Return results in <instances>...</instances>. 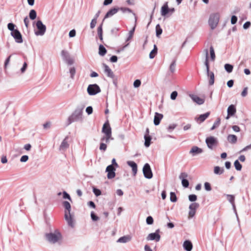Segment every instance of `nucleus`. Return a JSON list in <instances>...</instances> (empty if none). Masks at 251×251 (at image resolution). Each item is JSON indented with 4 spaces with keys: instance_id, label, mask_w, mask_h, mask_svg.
Segmentation results:
<instances>
[{
    "instance_id": "1",
    "label": "nucleus",
    "mask_w": 251,
    "mask_h": 251,
    "mask_svg": "<svg viewBox=\"0 0 251 251\" xmlns=\"http://www.w3.org/2000/svg\"><path fill=\"white\" fill-rule=\"evenodd\" d=\"M46 241L50 244L60 245L63 241V235L60 231L55 229L45 235Z\"/></svg>"
},
{
    "instance_id": "2",
    "label": "nucleus",
    "mask_w": 251,
    "mask_h": 251,
    "mask_svg": "<svg viewBox=\"0 0 251 251\" xmlns=\"http://www.w3.org/2000/svg\"><path fill=\"white\" fill-rule=\"evenodd\" d=\"M63 205L65 208V219L67 222L68 225L71 227H74V223L72 215L71 214L70 211L71 206L70 203L67 201H64L63 202Z\"/></svg>"
},
{
    "instance_id": "3",
    "label": "nucleus",
    "mask_w": 251,
    "mask_h": 251,
    "mask_svg": "<svg viewBox=\"0 0 251 251\" xmlns=\"http://www.w3.org/2000/svg\"><path fill=\"white\" fill-rule=\"evenodd\" d=\"M83 109V107H77L73 113L68 118L67 125H69L73 122L82 120Z\"/></svg>"
},
{
    "instance_id": "4",
    "label": "nucleus",
    "mask_w": 251,
    "mask_h": 251,
    "mask_svg": "<svg viewBox=\"0 0 251 251\" xmlns=\"http://www.w3.org/2000/svg\"><path fill=\"white\" fill-rule=\"evenodd\" d=\"M220 15L218 13L212 14L210 15L208 23L211 29H215L219 21Z\"/></svg>"
},
{
    "instance_id": "5",
    "label": "nucleus",
    "mask_w": 251,
    "mask_h": 251,
    "mask_svg": "<svg viewBox=\"0 0 251 251\" xmlns=\"http://www.w3.org/2000/svg\"><path fill=\"white\" fill-rule=\"evenodd\" d=\"M100 92V89L97 84H90L87 87V92L89 95H95Z\"/></svg>"
},
{
    "instance_id": "6",
    "label": "nucleus",
    "mask_w": 251,
    "mask_h": 251,
    "mask_svg": "<svg viewBox=\"0 0 251 251\" xmlns=\"http://www.w3.org/2000/svg\"><path fill=\"white\" fill-rule=\"evenodd\" d=\"M36 26L38 30L35 32V34L43 36L46 30V25L43 24L41 21L39 20L36 23Z\"/></svg>"
},
{
    "instance_id": "7",
    "label": "nucleus",
    "mask_w": 251,
    "mask_h": 251,
    "mask_svg": "<svg viewBox=\"0 0 251 251\" xmlns=\"http://www.w3.org/2000/svg\"><path fill=\"white\" fill-rule=\"evenodd\" d=\"M143 172L145 177L151 179L153 175L150 167L148 163H146L143 168Z\"/></svg>"
},
{
    "instance_id": "8",
    "label": "nucleus",
    "mask_w": 251,
    "mask_h": 251,
    "mask_svg": "<svg viewBox=\"0 0 251 251\" xmlns=\"http://www.w3.org/2000/svg\"><path fill=\"white\" fill-rule=\"evenodd\" d=\"M159 232L160 230L158 229L155 232L150 233L147 237V240L148 241L154 240L156 242L159 241L160 239V235L159 234Z\"/></svg>"
},
{
    "instance_id": "9",
    "label": "nucleus",
    "mask_w": 251,
    "mask_h": 251,
    "mask_svg": "<svg viewBox=\"0 0 251 251\" xmlns=\"http://www.w3.org/2000/svg\"><path fill=\"white\" fill-rule=\"evenodd\" d=\"M102 132L104 133L105 135L107 136L108 138H111L112 137V132H111V128L109 125L108 122H105L102 126Z\"/></svg>"
},
{
    "instance_id": "10",
    "label": "nucleus",
    "mask_w": 251,
    "mask_h": 251,
    "mask_svg": "<svg viewBox=\"0 0 251 251\" xmlns=\"http://www.w3.org/2000/svg\"><path fill=\"white\" fill-rule=\"evenodd\" d=\"M199 206V204L197 202H193L190 204L189 206V218H193L195 216L196 211Z\"/></svg>"
},
{
    "instance_id": "11",
    "label": "nucleus",
    "mask_w": 251,
    "mask_h": 251,
    "mask_svg": "<svg viewBox=\"0 0 251 251\" xmlns=\"http://www.w3.org/2000/svg\"><path fill=\"white\" fill-rule=\"evenodd\" d=\"M11 35L14 38L17 43H22L23 42L22 35L18 29L11 32Z\"/></svg>"
},
{
    "instance_id": "12",
    "label": "nucleus",
    "mask_w": 251,
    "mask_h": 251,
    "mask_svg": "<svg viewBox=\"0 0 251 251\" xmlns=\"http://www.w3.org/2000/svg\"><path fill=\"white\" fill-rule=\"evenodd\" d=\"M116 168L112 165H108L106 168L105 172L107 173V178L108 179L113 178L115 176Z\"/></svg>"
},
{
    "instance_id": "13",
    "label": "nucleus",
    "mask_w": 251,
    "mask_h": 251,
    "mask_svg": "<svg viewBox=\"0 0 251 251\" xmlns=\"http://www.w3.org/2000/svg\"><path fill=\"white\" fill-rule=\"evenodd\" d=\"M188 176V174L185 172L180 173L179 176V178L181 180L182 185L185 188H187L189 185V181L187 179Z\"/></svg>"
},
{
    "instance_id": "14",
    "label": "nucleus",
    "mask_w": 251,
    "mask_h": 251,
    "mask_svg": "<svg viewBox=\"0 0 251 251\" xmlns=\"http://www.w3.org/2000/svg\"><path fill=\"white\" fill-rule=\"evenodd\" d=\"M205 142L208 148L212 149L214 146H215L217 143V140L214 137L210 136L206 139Z\"/></svg>"
},
{
    "instance_id": "15",
    "label": "nucleus",
    "mask_w": 251,
    "mask_h": 251,
    "mask_svg": "<svg viewBox=\"0 0 251 251\" xmlns=\"http://www.w3.org/2000/svg\"><path fill=\"white\" fill-rule=\"evenodd\" d=\"M68 139V137L67 136L61 142L59 146L60 151H65L69 147V144L67 141Z\"/></svg>"
},
{
    "instance_id": "16",
    "label": "nucleus",
    "mask_w": 251,
    "mask_h": 251,
    "mask_svg": "<svg viewBox=\"0 0 251 251\" xmlns=\"http://www.w3.org/2000/svg\"><path fill=\"white\" fill-rule=\"evenodd\" d=\"M119 10V7H114L111 9H110L105 14L103 20H104L105 19L111 17L114 15L116 14L118 11Z\"/></svg>"
},
{
    "instance_id": "17",
    "label": "nucleus",
    "mask_w": 251,
    "mask_h": 251,
    "mask_svg": "<svg viewBox=\"0 0 251 251\" xmlns=\"http://www.w3.org/2000/svg\"><path fill=\"white\" fill-rule=\"evenodd\" d=\"M104 68V72L106 75L111 78H114V74L111 69L106 64H103Z\"/></svg>"
},
{
    "instance_id": "18",
    "label": "nucleus",
    "mask_w": 251,
    "mask_h": 251,
    "mask_svg": "<svg viewBox=\"0 0 251 251\" xmlns=\"http://www.w3.org/2000/svg\"><path fill=\"white\" fill-rule=\"evenodd\" d=\"M192 100L199 105L202 104L204 102V99H202L195 95H190Z\"/></svg>"
},
{
    "instance_id": "19",
    "label": "nucleus",
    "mask_w": 251,
    "mask_h": 251,
    "mask_svg": "<svg viewBox=\"0 0 251 251\" xmlns=\"http://www.w3.org/2000/svg\"><path fill=\"white\" fill-rule=\"evenodd\" d=\"M169 14V8L168 7V2H166L161 8V15L162 16H166Z\"/></svg>"
},
{
    "instance_id": "20",
    "label": "nucleus",
    "mask_w": 251,
    "mask_h": 251,
    "mask_svg": "<svg viewBox=\"0 0 251 251\" xmlns=\"http://www.w3.org/2000/svg\"><path fill=\"white\" fill-rule=\"evenodd\" d=\"M202 152V150L197 146H193L189 151L190 154H192L193 156L199 154Z\"/></svg>"
},
{
    "instance_id": "21",
    "label": "nucleus",
    "mask_w": 251,
    "mask_h": 251,
    "mask_svg": "<svg viewBox=\"0 0 251 251\" xmlns=\"http://www.w3.org/2000/svg\"><path fill=\"white\" fill-rule=\"evenodd\" d=\"M127 164L132 168L134 176H135L137 172V165L136 163L132 161H127Z\"/></svg>"
},
{
    "instance_id": "22",
    "label": "nucleus",
    "mask_w": 251,
    "mask_h": 251,
    "mask_svg": "<svg viewBox=\"0 0 251 251\" xmlns=\"http://www.w3.org/2000/svg\"><path fill=\"white\" fill-rule=\"evenodd\" d=\"M163 116L162 114L155 112L153 120L154 125H158L160 124V121L163 118Z\"/></svg>"
},
{
    "instance_id": "23",
    "label": "nucleus",
    "mask_w": 251,
    "mask_h": 251,
    "mask_svg": "<svg viewBox=\"0 0 251 251\" xmlns=\"http://www.w3.org/2000/svg\"><path fill=\"white\" fill-rule=\"evenodd\" d=\"M183 247L186 251H191L193 248V245L189 240H186L183 243Z\"/></svg>"
},
{
    "instance_id": "24",
    "label": "nucleus",
    "mask_w": 251,
    "mask_h": 251,
    "mask_svg": "<svg viewBox=\"0 0 251 251\" xmlns=\"http://www.w3.org/2000/svg\"><path fill=\"white\" fill-rule=\"evenodd\" d=\"M210 115V112H207L204 114L200 115L198 117L196 118L197 121H200V123L204 122L206 118L208 117Z\"/></svg>"
},
{
    "instance_id": "25",
    "label": "nucleus",
    "mask_w": 251,
    "mask_h": 251,
    "mask_svg": "<svg viewBox=\"0 0 251 251\" xmlns=\"http://www.w3.org/2000/svg\"><path fill=\"white\" fill-rule=\"evenodd\" d=\"M119 10H121L123 13H126V12L132 13L133 15H134V16L135 17V23H136L137 17L136 16L135 14L132 12L131 9H130L129 8L124 7H120V8H119Z\"/></svg>"
},
{
    "instance_id": "26",
    "label": "nucleus",
    "mask_w": 251,
    "mask_h": 251,
    "mask_svg": "<svg viewBox=\"0 0 251 251\" xmlns=\"http://www.w3.org/2000/svg\"><path fill=\"white\" fill-rule=\"evenodd\" d=\"M236 112V109L235 106L233 104H231L227 108V112L228 114V115H232L233 116L234 115Z\"/></svg>"
},
{
    "instance_id": "27",
    "label": "nucleus",
    "mask_w": 251,
    "mask_h": 251,
    "mask_svg": "<svg viewBox=\"0 0 251 251\" xmlns=\"http://www.w3.org/2000/svg\"><path fill=\"white\" fill-rule=\"evenodd\" d=\"M227 141L231 144H235L237 141V137L233 134H230L227 137Z\"/></svg>"
},
{
    "instance_id": "28",
    "label": "nucleus",
    "mask_w": 251,
    "mask_h": 251,
    "mask_svg": "<svg viewBox=\"0 0 251 251\" xmlns=\"http://www.w3.org/2000/svg\"><path fill=\"white\" fill-rule=\"evenodd\" d=\"M207 75L209 77V85H212L214 83V74L212 72H206Z\"/></svg>"
},
{
    "instance_id": "29",
    "label": "nucleus",
    "mask_w": 251,
    "mask_h": 251,
    "mask_svg": "<svg viewBox=\"0 0 251 251\" xmlns=\"http://www.w3.org/2000/svg\"><path fill=\"white\" fill-rule=\"evenodd\" d=\"M205 61H204V65L205 66H206V72H209V63H208V50L207 49H206L205 50Z\"/></svg>"
},
{
    "instance_id": "30",
    "label": "nucleus",
    "mask_w": 251,
    "mask_h": 251,
    "mask_svg": "<svg viewBox=\"0 0 251 251\" xmlns=\"http://www.w3.org/2000/svg\"><path fill=\"white\" fill-rule=\"evenodd\" d=\"M145 139V146L146 147H149L151 144V137L148 134H145L144 136Z\"/></svg>"
},
{
    "instance_id": "31",
    "label": "nucleus",
    "mask_w": 251,
    "mask_h": 251,
    "mask_svg": "<svg viewBox=\"0 0 251 251\" xmlns=\"http://www.w3.org/2000/svg\"><path fill=\"white\" fill-rule=\"evenodd\" d=\"M98 34L100 40L102 42V23H101L98 27Z\"/></svg>"
},
{
    "instance_id": "32",
    "label": "nucleus",
    "mask_w": 251,
    "mask_h": 251,
    "mask_svg": "<svg viewBox=\"0 0 251 251\" xmlns=\"http://www.w3.org/2000/svg\"><path fill=\"white\" fill-rule=\"evenodd\" d=\"M106 51H107V50H106V49L104 48V47L103 45H100L99 46V53L100 55L104 56L106 54Z\"/></svg>"
},
{
    "instance_id": "33",
    "label": "nucleus",
    "mask_w": 251,
    "mask_h": 251,
    "mask_svg": "<svg viewBox=\"0 0 251 251\" xmlns=\"http://www.w3.org/2000/svg\"><path fill=\"white\" fill-rule=\"evenodd\" d=\"M61 55L64 61L69 58L70 56L69 53L65 50H62L61 52Z\"/></svg>"
},
{
    "instance_id": "34",
    "label": "nucleus",
    "mask_w": 251,
    "mask_h": 251,
    "mask_svg": "<svg viewBox=\"0 0 251 251\" xmlns=\"http://www.w3.org/2000/svg\"><path fill=\"white\" fill-rule=\"evenodd\" d=\"M224 172V169L223 168H221L219 166H216L214 167V172L216 175H221Z\"/></svg>"
},
{
    "instance_id": "35",
    "label": "nucleus",
    "mask_w": 251,
    "mask_h": 251,
    "mask_svg": "<svg viewBox=\"0 0 251 251\" xmlns=\"http://www.w3.org/2000/svg\"><path fill=\"white\" fill-rule=\"evenodd\" d=\"M157 52V48L155 45H154L153 49L151 51L150 53L149 56L151 59H152L154 57L155 54Z\"/></svg>"
},
{
    "instance_id": "36",
    "label": "nucleus",
    "mask_w": 251,
    "mask_h": 251,
    "mask_svg": "<svg viewBox=\"0 0 251 251\" xmlns=\"http://www.w3.org/2000/svg\"><path fill=\"white\" fill-rule=\"evenodd\" d=\"M135 26H136V23H135V25L132 28V29L129 31V32L128 33V36L127 38V39H126V42L129 41L132 38L134 31H135Z\"/></svg>"
},
{
    "instance_id": "37",
    "label": "nucleus",
    "mask_w": 251,
    "mask_h": 251,
    "mask_svg": "<svg viewBox=\"0 0 251 251\" xmlns=\"http://www.w3.org/2000/svg\"><path fill=\"white\" fill-rule=\"evenodd\" d=\"M130 240V238L127 236H123L119 238L117 240V242L126 243Z\"/></svg>"
},
{
    "instance_id": "38",
    "label": "nucleus",
    "mask_w": 251,
    "mask_h": 251,
    "mask_svg": "<svg viewBox=\"0 0 251 251\" xmlns=\"http://www.w3.org/2000/svg\"><path fill=\"white\" fill-rule=\"evenodd\" d=\"M156 36L159 37L162 33V29L159 24H157L155 27Z\"/></svg>"
},
{
    "instance_id": "39",
    "label": "nucleus",
    "mask_w": 251,
    "mask_h": 251,
    "mask_svg": "<svg viewBox=\"0 0 251 251\" xmlns=\"http://www.w3.org/2000/svg\"><path fill=\"white\" fill-rule=\"evenodd\" d=\"M220 123H221L220 118H217L216 121L214 122L213 126L211 127V128L210 129L211 130H213L214 129H215L216 128L220 126Z\"/></svg>"
},
{
    "instance_id": "40",
    "label": "nucleus",
    "mask_w": 251,
    "mask_h": 251,
    "mask_svg": "<svg viewBox=\"0 0 251 251\" xmlns=\"http://www.w3.org/2000/svg\"><path fill=\"white\" fill-rule=\"evenodd\" d=\"M29 16L31 20H33L35 19L37 16L36 11L34 9L31 10L29 12Z\"/></svg>"
},
{
    "instance_id": "41",
    "label": "nucleus",
    "mask_w": 251,
    "mask_h": 251,
    "mask_svg": "<svg viewBox=\"0 0 251 251\" xmlns=\"http://www.w3.org/2000/svg\"><path fill=\"white\" fill-rule=\"evenodd\" d=\"M224 67L226 71L228 73L232 72L233 68V66L229 64H226Z\"/></svg>"
},
{
    "instance_id": "42",
    "label": "nucleus",
    "mask_w": 251,
    "mask_h": 251,
    "mask_svg": "<svg viewBox=\"0 0 251 251\" xmlns=\"http://www.w3.org/2000/svg\"><path fill=\"white\" fill-rule=\"evenodd\" d=\"M227 200L231 203L233 204V203L234 202L235 200V197L234 195H229V194H226V195Z\"/></svg>"
},
{
    "instance_id": "43",
    "label": "nucleus",
    "mask_w": 251,
    "mask_h": 251,
    "mask_svg": "<svg viewBox=\"0 0 251 251\" xmlns=\"http://www.w3.org/2000/svg\"><path fill=\"white\" fill-rule=\"evenodd\" d=\"M234 165L236 170L241 171L242 168V165L240 163L238 160L234 161Z\"/></svg>"
},
{
    "instance_id": "44",
    "label": "nucleus",
    "mask_w": 251,
    "mask_h": 251,
    "mask_svg": "<svg viewBox=\"0 0 251 251\" xmlns=\"http://www.w3.org/2000/svg\"><path fill=\"white\" fill-rule=\"evenodd\" d=\"M176 61L174 60L171 64L169 69L171 73H174L176 70Z\"/></svg>"
},
{
    "instance_id": "45",
    "label": "nucleus",
    "mask_w": 251,
    "mask_h": 251,
    "mask_svg": "<svg viewBox=\"0 0 251 251\" xmlns=\"http://www.w3.org/2000/svg\"><path fill=\"white\" fill-rule=\"evenodd\" d=\"M210 58L212 61H214L215 59V54L214 50V48L212 46L210 47Z\"/></svg>"
},
{
    "instance_id": "46",
    "label": "nucleus",
    "mask_w": 251,
    "mask_h": 251,
    "mask_svg": "<svg viewBox=\"0 0 251 251\" xmlns=\"http://www.w3.org/2000/svg\"><path fill=\"white\" fill-rule=\"evenodd\" d=\"M170 201L173 202L176 201L177 198L175 193L172 192L170 193Z\"/></svg>"
},
{
    "instance_id": "47",
    "label": "nucleus",
    "mask_w": 251,
    "mask_h": 251,
    "mask_svg": "<svg viewBox=\"0 0 251 251\" xmlns=\"http://www.w3.org/2000/svg\"><path fill=\"white\" fill-rule=\"evenodd\" d=\"M15 25L12 23H9L7 25L8 29L9 30L11 31V32H13V31L16 30V29H15Z\"/></svg>"
},
{
    "instance_id": "48",
    "label": "nucleus",
    "mask_w": 251,
    "mask_h": 251,
    "mask_svg": "<svg viewBox=\"0 0 251 251\" xmlns=\"http://www.w3.org/2000/svg\"><path fill=\"white\" fill-rule=\"evenodd\" d=\"M188 199L190 201L194 202L197 200V196L195 194H191L188 196Z\"/></svg>"
},
{
    "instance_id": "49",
    "label": "nucleus",
    "mask_w": 251,
    "mask_h": 251,
    "mask_svg": "<svg viewBox=\"0 0 251 251\" xmlns=\"http://www.w3.org/2000/svg\"><path fill=\"white\" fill-rule=\"evenodd\" d=\"M110 139L113 140V138L112 137L111 138H108L107 136L105 135V136L100 139V141L101 142H105L106 143H108Z\"/></svg>"
},
{
    "instance_id": "50",
    "label": "nucleus",
    "mask_w": 251,
    "mask_h": 251,
    "mask_svg": "<svg viewBox=\"0 0 251 251\" xmlns=\"http://www.w3.org/2000/svg\"><path fill=\"white\" fill-rule=\"evenodd\" d=\"M107 149L106 143L101 142L100 146V150L103 151H105Z\"/></svg>"
},
{
    "instance_id": "51",
    "label": "nucleus",
    "mask_w": 251,
    "mask_h": 251,
    "mask_svg": "<svg viewBox=\"0 0 251 251\" xmlns=\"http://www.w3.org/2000/svg\"><path fill=\"white\" fill-rule=\"evenodd\" d=\"M93 192L97 197L99 196L101 194V191L96 188H93Z\"/></svg>"
},
{
    "instance_id": "52",
    "label": "nucleus",
    "mask_w": 251,
    "mask_h": 251,
    "mask_svg": "<svg viewBox=\"0 0 251 251\" xmlns=\"http://www.w3.org/2000/svg\"><path fill=\"white\" fill-rule=\"evenodd\" d=\"M146 223L148 225H152L153 223V218L149 216L146 219Z\"/></svg>"
},
{
    "instance_id": "53",
    "label": "nucleus",
    "mask_w": 251,
    "mask_h": 251,
    "mask_svg": "<svg viewBox=\"0 0 251 251\" xmlns=\"http://www.w3.org/2000/svg\"><path fill=\"white\" fill-rule=\"evenodd\" d=\"M91 218L93 221H97L99 219V217L97 216L94 212H91Z\"/></svg>"
},
{
    "instance_id": "54",
    "label": "nucleus",
    "mask_w": 251,
    "mask_h": 251,
    "mask_svg": "<svg viewBox=\"0 0 251 251\" xmlns=\"http://www.w3.org/2000/svg\"><path fill=\"white\" fill-rule=\"evenodd\" d=\"M204 188L206 191H210L211 190V185L209 183L206 182L204 183Z\"/></svg>"
},
{
    "instance_id": "55",
    "label": "nucleus",
    "mask_w": 251,
    "mask_h": 251,
    "mask_svg": "<svg viewBox=\"0 0 251 251\" xmlns=\"http://www.w3.org/2000/svg\"><path fill=\"white\" fill-rule=\"evenodd\" d=\"M177 96V92L176 91H173L171 93L170 98L172 100H175L176 99Z\"/></svg>"
},
{
    "instance_id": "56",
    "label": "nucleus",
    "mask_w": 251,
    "mask_h": 251,
    "mask_svg": "<svg viewBox=\"0 0 251 251\" xmlns=\"http://www.w3.org/2000/svg\"><path fill=\"white\" fill-rule=\"evenodd\" d=\"M97 20H96L95 19H93L92 20L91 22L90 23V28L91 29H93L95 27L97 24Z\"/></svg>"
},
{
    "instance_id": "57",
    "label": "nucleus",
    "mask_w": 251,
    "mask_h": 251,
    "mask_svg": "<svg viewBox=\"0 0 251 251\" xmlns=\"http://www.w3.org/2000/svg\"><path fill=\"white\" fill-rule=\"evenodd\" d=\"M63 198L65 199H68L71 201V198L70 195L66 191H64L63 192Z\"/></svg>"
},
{
    "instance_id": "58",
    "label": "nucleus",
    "mask_w": 251,
    "mask_h": 251,
    "mask_svg": "<svg viewBox=\"0 0 251 251\" xmlns=\"http://www.w3.org/2000/svg\"><path fill=\"white\" fill-rule=\"evenodd\" d=\"M28 159V156L26 155H23L20 158V161L22 162H25Z\"/></svg>"
},
{
    "instance_id": "59",
    "label": "nucleus",
    "mask_w": 251,
    "mask_h": 251,
    "mask_svg": "<svg viewBox=\"0 0 251 251\" xmlns=\"http://www.w3.org/2000/svg\"><path fill=\"white\" fill-rule=\"evenodd\" d=\"M141 85V81L139 79H136L133 83V86L135 88L139 87Z\"/></svg>"
},
{
    "instance_id": "60",
    "label": "nucleus",
    "mask_w": 251,
    "mask_h": 251,
    "mask_svg": "<svg viewBox=\"0 0 251 251\" xmlns=\"http://www.w3.org/2000/svg\"><path fill=\"white\" fill-rule=\"evenodd\" d=\"M70 73L71 74V78H73L74 76L75 73V69L74 67H72L70 69Z\"/></svg>"
},
{
    "instance_id": "61",
    "label": "nucleus",
    "mask_w": 251,
    "mask_h": 251,
    "mask_svg": "<svg viewBox=\"0 0 251 251\" xmlns=\"http://www.w3.org/2000/svg\"><path fill=\"white\" fill-rule=\"evenodd\" d=\"M248 89V88L247 87L244 88L243 91L241 93L242 97H245L247 95Z\"/></svg>"
},
{
    "instance_id": "62",
    "label": "nucleus",
    "mask_w": 251,
    "mask_h": 251,
    "mask_svg": "<svg viewBox=\"0 0 251 251\" xmlns=\"http://www.w3.org/2000/svg\"><path fill=\"white\" fill-rule=\"evenodd\" d=\"M86 112L88 115H90L93 113V108L92 106H88L86 109Z\"/></svg>"
},
{
    "instance_id": "63",
    "label": "nucleus",
    "mask_w": 251,
    "mask_h": 251,
    "mask_svg": "<svg viewBox=\"0 0 251 251\" xmlns=\"http://www.w3.org/2000/svg\"><path fill=\"white\" fill-rule=\"evenodd\" d=\"M237 21V17L235 15H233L231 18V24L234 25V24H236Z\"/></svg>"
},
{
    "instance_id": "64",
    "label": "nucleus",
    "mask_w": 251,
    "mask_h": 251,
    "mask_svg": "<svg viewBox=\"0 0 251 251\" xmlns=\"http://www.w3.org/2000/svg\"><path fill=\"white\" fill-rule=\"evenodd\" d=\"M176 124H172L170 125L168 127V130L169 132L172 131L173 130H174L175 127H176Z\"/></svg>"
}]
</instances>
